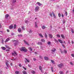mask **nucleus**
<instances>
[{"label": "nucleus", "mask_w": 74, "mask_h": 74, "mask_svg": "<svg viewBox=\"0 0 74 74\" xmlns=\"http://www.w3.org/2000/svg\"><path fill=\"white\" fill-rule=\"evenodd\" d=\"M7 32H10V30H9V29H7Z\"/></svg>", "instance_id": "69168bd1"}, {"label": "nucleus", "mask_w": 74, "mask_h": 74, "mask_svg": "<svg viewBox=\"0 0 74 74\" xmlns=\"http://www.w3.org/2000/svg\"><path fill=\"white\" fill-rule=\"evenodd\" d=\"M13 42H15V43L14 44L15 45H17V41L15 40H12Z\"/></svg>", "instance_id": "20e7f679"}, {"label": "nucleus", "mask_w": 74, "mask_h": 74, "mask_svg": "<svg viewBox=\"0 0 74 74\" xmlns=\"http://www.w3.org/2000/svg\"><path fill=\"white\" fill-rule=\"evenodd\" d=\"M62 17H64V15H63V14H62Z\"/></svg>", "instance_id": "774afa93"}, {"label": "nucleus", "mask_w": 74, "mask_h": 74, "mask_svg": "<svg viewBox=\"0 0 74 74\" xmlns=\"http://www.w3.org/2000/svg\"><path fill=\"white\" fill-rule=\"evenodd\" d=\"M39 70H42V67H41V66H39Z\"/></svg>", "instance_id": "bb28decb"}, {"label": "nucleus", "mask_w": 74, "mask_h": 74, "mask_svg": "<svg viewBox=\"0 0 74 74\" xmlns=\"http://www.w3.org/2000/svg\"><path fill=\"white\" fill-rule=\"evenodd\" d=\"M15 74H18L19 73V71H16L15 72Z\"/></svg>", "instance_id": "72a5a7b5"}, {"label": "nucleus", "mask_w": 74, "mask_h": 74, "mask_svg": "<svg viewBox=\"0 0 74 74\" xmlns=\"http://www.w3.org/2000/svg\"><path fill=\"white\" fill-rule=\"evenodd\" d=\"M39 36L40 37H41L42 38H43V36H42V34H39Z\"/></svg>", "instance_id": "a211bd4d"}, {"label": "nucleus", "mask_w": 74, "mask_h": 74, "mask_svg": "<svg viewBox=\"0 0 74 74\" xmlns=\"http://www.w3.org/2000/svg\"><path fill=\"white\" fill-rule=\"evenodd\" d=\"M10 40V38H7L6 40L5 41V42H8V41H9V40Z\"/></svg>", "instance_id": "9b49d317"}, {"label": "nucleus", "mask_w": 74, "mask_h": 74, "mask_svg": "<svg viewBox=\"0 0 74 74\" xmlns=\"http://www.w3.org/2000/svg\"><path fill=\"white\" fill-rule=\"evenodd\" d=\"M41 41H42V42H45V40L44 39H42L41 40Z\"/></svg>", "instance_id": "473e14b6"}, {"label": "nucleus", "mask_w": 74, "mask_h": 74, "mask_svg": "<svg viewBox=\"0 0 74 74\" xmlns=\"http://www.w3.org/2000/svg\"><path fill=\"white\" fill-rule=\"evenodd\" d=\"M28 22V21L27 20L26 21H25V23H27Z\"/></svg>", "instance_id": "bf43d9fd"}, {"label": "nucleus", "mask_w": 74, "mask_h": 74, "mask_svg": "<svg viewBox=\"0 0 74 74\" xmlns=\"http://www.w3.org/2000/svg\"><path fill=\"white\" fill-rule=\"evenodd\" d=\"M63 23H65V22H66V21L64 20H63Z\"/></svg>", "instance_id": "8fccbe9b"}, {"label": "nucleus", "mask_w": 74, "mask_h": 74, "mask_svg": "<svg viewBox=\"0 0 74 74\" xmlns=\"http://www.w3.org/2000/svg\"><path fill=\"white\" fill-rule=\"evenodd\" d=\"M71 32L72 33H74V30H73V29H71Z\"/></svg>", "instance_id": "e433bc0d"}, {"label": "nucleus", "mask_w": 74, "mask_h": 74, "mask_svg": "<svg viewBox=\"0 0 74 74\" xmlns=\"http://www.w3.org/2000/svg\"><path fill=\"white\" fill-rule=\"evenodd\" d=\"M64 52L65 53H67V51L65 50H64Z\"/></svg>", "instance_id": "58836bf2"}, {"label": "nucleus", "mask_w": 74, "mask_h": 74, "mask_svg": "<svg viewBox=\"0 0 74 74\" xmlns=\"http://www.w3.org/2000/svg\"><path fill=\"white\" fill-rule=\"evenodd\" d=\"M37 44H38V45H42V42H38Z\"/></svg>", "instance_id": "6ab92c4d"}, {"label": "nucleus", "mask_w": 74, "mask_h": 74, "mask_svg": "<svg viewBox=\"0 0 74 74\" xmlns=\"http://www.w3.org/2000/svg\"><path fill=\"white\" fill-rule=\"evenodd\" d=\"M61 37L62 38L64 39V38H65L64 36V35H63L62 34L61 35Z\"/></svg>", "instance_id": "412c9836"}, {"label": "nucleus", "mask_w": 74, "mask_h": 74, "mask_svg": "<svg viewBox=\"0 0 74 74\" xmlns=\"http://www.w3.org/2000/svg\"><path fill=\"white\" fill-rule=\"evenodd\" d=\"M58 41L60 42V43H61V44H62V43H63V42L62 41V40L58 39Z\"/></svg>", "instance_id": "4468645a"}, {"label": "nucleus", "mask_w": 74, "mask_h": 74, "mask_svg": "<svg viewBox=\"0 0 74 74\" xmlns=\"http://www.w3.org/2000/svg\"><path fill=\"white\" fill-rule=\"evenodd\" d=\"M18 32L19 33H21V32H22V29L21 28H19L18 29Z\"/></svg>", "instance_id": "9d476101"}, {"label": "nucleus", "mask_w": 74, "mask_h": 74, "mask_svg": "<svg viewBox=\"0 0 74 74\" xmlns=\"http://www.w3.org/2000/svg\"><path fill=\"white\" fill-rule=\"evenodd\" d=\"M21 51L26 52L27 51V50L26 49V48H25V47H23L21 48Z\"/></svg>", "instance_id": "f257e3e1"}, {"label": "nucleus", "mask_w": 74, "mask_h": 74, "mask_svg": "<svg viewBox=\"0 0 74 74\" xmlns=\"http://www.w3.org/2000/svg\"><path fill=\"white\" fill-rule=\"evenodd\" d=\"M1 48H2L3 50H5V47H1Z\"/></svg>", "instance_id": "b1692460"}, {"label": "nucleus", "mask_w": 74, "mask_h": 74, "mask_svg": "<svg viewBox=\"0 0 74 74\" xmlns=\"http://www.w3.org/2000/svg\"><path fill=\"white\" fill-rule=\"evenodd\" d=\"M6 48H8V49H11V48H10V47H8L6 46Z\"/></svg>", "instance_id": "a19ab883"}, {"label": "nucleus", "mask_w": 74, "mask_h": 74, "mask_svg": "<svg viewBox=\"0 0 74 74\" xmlns=\"http://www.w3.org/2000/svg\"><path fill=\"white\" fill-rule=\"evenodd\" d=\"M49 15L51 16H52V14L51 13H50Z\"/></svg>", "instance_id": "de8ad7c7"}, {"label": "nucleus", "mask_w": 74, "mask_h": 74, "mask_svg": "<svg viewBox=\"0 0 74 74\" xmlns=\"http://www.w3.org/2000/svg\"><path fill=\"white\" fill-rule=\"evenodd\" d=\"M39 8H40V7L38 6H36V7L35 8V11H38V10H39Z\"/></svg>", "instance_id": "39448f33"}, {"label": "nucleus", "mask_w": 74, "mask_h": 74, "mask_svg": "<svg viewBox=\"0 0 74 74\" xmlns=\"http://www.w3.org/2000/svg\"><path fill=\"white\" fill-rule=\"evenodd\" d=\"M35 27H36V28H37V27H38V26H37V23H36V22H35Z\"/></svg>", "instance_id": "f8f14e48"}, {"label": "nucleus", "mask_w": 74, "mask_h": 74, "mask_svg": "<svg viewBox=\"0 0 74 74\" xmlns=\"http://www.w3.org/2000/svg\"><path fill=\"white\" fill-rule=\"evenodd\" d=\"M71 55L72 57L74 58V54H71Z\"/></svg>", "instance_id": "c03bdc74"}, {"label": "nucleus", "mask_w": 74, "mask_h": 74, "mask_svg": "<svg viewBox=\"0 0 74 74\" xmlns=\"http://www.w3.org/2000/svg\"><path fill=\"white\" fill-rule=\"evenodd\" d=\"M19 66L20 67H22V65H21V64H19Z\"/></svg>", "instance_id": "052dcab7"}, {"label": "nucleus", "mask_w": 74, "mask_h": 74, "mask_svg": "<svg viewBox=\"0 0 74 74\" xmlns=\"http://www.w3.org/2000/svg\"><path fill=\"white\" fill-rule=\"evenodd\" d=\"M25 59L26 60L27 62H28V63H29V62L30 61H29V60H28L27 58H25Z\"/></svg>", "instance_id": "c85d7f7f"}, {"label": "nucleus", "mask_w": 74, "mask_h": 74, "mask_svg": "<svg viewBox=\"0 0 74 74\" xmlns=\"http://www.w3.org/2000/svg\"><path fill=\"white\" fill-rule=\"evenodd\" d=\"M12 54L13 56H16L17 55V53H16V51H14V53H12Z\"/></svg>", "instance_id": "f03ea898"}, {"label": "nucleus", "mask_w": 74, "mask_h": 74, "mask_svg": "<svg viewBox=\"0 0 74 74\" xmlns=\"http://www.w3.org/2000/svg\"><path fill=\"white\" fill-rule=\"evenodd\" d=\"M44 59L46 60H48V58L47 57H45Z\"/></svg>", "instance_id": "dca6fc26"}, {"label": "nucleus", "mask_w": 74, "mask_h": 74, "mask_svg": "<svg viewBox=\"0 0 74 74\" xmlns=\"http://www.w3.org/2000/svg\"><path fill=\"white\" fill-rule=\"evenodd\" d=\"M24 43L26 44H27V45H29V43H28V42H26V41H25V40H24Z\"/></svg>", "instance_id": "aec40b11"}, {"label": "nucleus", "mask_w": 74, "mask_h": 74, "mask_svg": "<svg viewBox=\"0 0 74 74\" xmlns=\"http://www.w3.org/2000/svg\"><path fill=\"white\" fill-rule=\"evenodd\" d=\"M51 70L52 72H54V71H53V67H51Z\"/></svg>", "instance_id": "7c9ffc66"}, {"label": "nucleus", "mask_w": 74, "mask_h": 74, "mask_svg": "<svg viewBox=\"0 0 74 74\" xmlns=\"http://www.w3.org/2000/svg\"><path fill=\"white\" fill-rule=\"evenodd\" d=\"M15 3H16V0H13L12 5H14V4H15Z\"/></svg>", "instance_id": "423d86ee"}, {"label": "nucleus", "mask_w": 74, "mask_h": 74, "mask_svg": "<svg viewBox=\"0 0 74 74\" xmlns=\"http://www.w3.org/2000/svg\"><path fill=\"white\" fill-rule=\"evenodd\" d=\"M28 67H32V66L28 64Z\"/></svg>", "instance_id": "5fc2aeb1"}, {"label": "nucleus", "mask_w": 74, "mask_h": 74, "mask_svg": "<svg viewBox=\"0 0 74 74\" xmlns=\"http://www.w3.org/2000/svg\"><path fill=\"white\" fill-rule=\"evenodd\" d=\"M59 73H60V74H63V72L62 71H60Z\"/></svg>", "instance_id": "c9c22d12"}, {"label": "nucleus", "mask_w": 74, "mask_h": 74, "mask_svg": "<svg viewBox=\"0 0 74 74\" xmlns=\"http://www.w3.org/2000/svg\"><path fill=\"white\" fill-rule=\"evenodd\" d=\"M56 36L57 37H58V38H60V35L59 34H57L56 35Z\"/></svg>", "instance_id": "5701e85b"}, {"label": "nucleus", "mask_w": 74, "mask_h": 74, "mask_svg": "<svg viewBox=\"0 0 74 74\" xmlns=\"http://www.w3.org/2000/svg\"><path fill=\"white\" fill-rule=\"evenodd\" d=\"M6 51L8 52H9L10 51V50L8 49H7Z\"/></svg>", "instance_id": "680f3d73"}, {"label": "nucleus", "mask_w": 74, "mask_h": 74, "mask_svg": "<svg viewBox=\"0 0 74 74\" xmlns=\"http://www.w3.org/2000/svg\"><path fill=\"white\" fill-rule=\"evenodd\" d=\"M62 47H63V48H65V46H64V45L63 44H62Z\"/></svg>", "instance_id": "09e8293b"}, {"label": "nucleus", "mask_w": 74, "mask_h": 74, "mask_svg": "<svg viewBox=\"0 0 74 74\" xmlns=\"http://www.w3.org/2000/svg\"><path fill=\"white\" fill-rule=\"evenodd\" d=\"M52 14H53V17H54V18H56V16H55V14L53 13V12H52Z\"/></svg>", "instance_id": "2f4dec72"}, {"label": "nucleus", "mask_w": 74, "mask_h": 74, "mask_svg": "<svg viewBox=\"0 0 74 74\" xmlns=\"http://www.w3.org/2000/svg\"><path fill=\"white\" fill-rule=\"evenodd\" d=\"M8 16H9V15L8 14H6L5 15V18L6 19H7V18H8Z\"/></svg>", "instance_id": "2eb2a0df"}, {"label": "nucleus", "mask_w": 74, "mask_h": 74, "mask_svg": "<svg viewBox=\"0 0 74 74\" xmlns=\"http://www.w3.org/2000/svg\"><path fill=\"white\" fill-rule=\"evenodd\" d=\"M29 50H30V51H32V47H29Z\"/></svg>", "instance_id": "cd10ccee"}, {"label": "nucleus", "mask_w": 74, "mask_h": 74, "mask_svg": "<svg viewBox=\"0 0 74 74\" xmlns=\"http://www.w3.org/2000/svg\"><path fill=\"white\" fill-rule=\"evenodd\" d=\"M31 73L33 74H34V73H35V72L34 71H32Z\"/></svg>", "instance_id": "37998d69"}, {"label": "nucleus", "mask_w": 74, "mask_h": 74, "mask_svg": "<svg viewBox=\"0 0 74 74\" xmlns=\"http://www.w3.org/2000/svg\"><path fill=\"white\" fill-rule=\"evenodd\" d=\"M58 67H60V68H62V66H63V64L62 63H61L60 64H59L58 65Z\"/></svg>", "instance_id": "7ed1b4c3"}, {"label": "nucleus", "mask_w": 74, "mask_h": 74, "mask_svg": "<svg viewBox=\"0 0 74 74\" xmlns=\"http://www.w3.org/2000/svg\"><path fill=\"white\" fill-rule=\"evenodd\" d=\"M18 37H22V35H18Z\"/></svg>", "instance_id": "603ef678"}, {"label": "nucleus", "mask_w": 74, "mask_h": 74, "mask_svg": "<svg viewBox=\"0 0 74 74\" xmlns=\"http://www.w3.org/2000/svg\"><path fill=\"white\" fill-rule=\"evenodd\" d=\"M54 41H55V42L56 43V44H58V40H56V38L54 39Z\"/></svg>", "instance_id": "6e6552de"}, {"label": "nucleus", "mask_w": 74, "mask_h": 74, "mask_svg": "<svg viewBox=\"0 0 74 74\" xmlns=\"http://www.w3.org/2000/svg\"><path fill=\"white\" fill-rule=\"evenodd\" d=\"M3 41H4V40H3V39H2V43H3Z\"/></svg>", "instance_id": "338daca9"}, {"label": "nucleus", "mask_w": 74, "mask_h": 74, "mask_svg": "<svg viewBox=\"0 0 74 74\" xmlns=\"http://www.w3.org/2000/svg\"><path fill=\"white\" fill-rule=\"evenodd\" d=\"M42 29H45V28H46V27H45V25H43L42 27Z\"/></svg>", "instance_id": "f3484780"}, {"label": "nucleus", "mask_w": 74, "mask_h": 74, "mask_svg": "<svg viewBox=\"0 0 74 74\" xmlns=\"http://www.w3.org/2000/svg\"><path fill=\"white\" fill-rule=\"evenodd\" d=\"M58 16H59V17H60V16H61V15L60 14V13L58 14Z\"/></svg>", "instance_id": "49530a36"}, {"label": "nucleus", "mask_w": 74, "mask_h": 74, "mask_svg": "<svg viewBox=\"0 0 74 74\" xmlns=\"http://www.w3.org/2000/svg\"><path fill=\"white\" fill-rule=\"evenodd\" d=\"M49 37L50 38H53V35L51 34H49Z\"/></svg>", "instance_id": "0eeeda50"}, {"label": "nucleus", "mask_w": 74, "mask_h": 74, "mask_svg": "<svg viewBox=\"0 0 74 74\" xmlns=\"http://www.w3.org/2000/svg\"><path fill=\"white\" fill-rule=\"evenodd\" d=\"M45 38H47V35L46 33L45 34Z\"/></svg>", "instance_id": "c756f323"}, {"label": "nucleus", "mask_w": 74, "mask_h": 74, "mask_svg": "<svg viewBox=\"0 0 74 74\" xmlns=\"http://www.w3.org/2000/svg\"><path fill=\"white\" fill-rule=\"evenodd\" d=\"M37 4H38V5L40 6V5H42V4H41V3H40V2H37Z\"/></svg>", "instance_id": "4be33fe9"}, {"label": "nucleus", "mask_w": 74, "mask_h": 74, "mask_svg": "<svg viewBox=\"0 0 74 74\" xmlns=\"http://www.w3.org/2000/svg\"><path fill=\"white\" fill-rule=\"evenodd\" d=\"M23 69H24L25 70H26V68L24 66H23Z\"/></svg>", "instance_id": "a18cd8bd"}, {"label": "nucleus", "mask_w": 74, "mask_h": 74, "mask_svg": "<svg viewBox=\"0 0 74 74\" xmlns=\"http://www.w3.org/2000/svg\"><path fill=\"white\" fill-rule=\"evenodd\" d=\"M23 73L24 74H27L26 72L25 71H23Z\"/></svg>", "instance_id": "a878e982"}, {"label": "nucleus", "mask_w": 74, "mask_h": 74, "mask_svg": "<svg viewBox=\"0 0 74 74\" xmlns=\"http://www.w3.org/2000/svg\"><path fill=\"white\" fill-rule=\"evenodd\" d=\"M47 44L48 45H51V42L49 41L48 42Z\"/></svg>", "instance_id": "ea45409f"}, {"label": "nucleus", "mask_w": 74, "mask_h": 74, "mask_svg": "<svg viewBox=\"0 0 74 74\" xmlns=\"http://www.w3.org/2000/svg\"><path fill=\"white\" fill-rule=\"evenodd\" d=\"M25 62L26 64H27V61L25 60Z\"/></svg>", "instance_id": "3c124183"}, {"label": "nucleus", "mask_w": 74, "mask_h": 74, "mask_svg": "<svg viewBox=\"0 0 74 74\" xmlns=\"http://www.w3.org/2000/svg\"><path fill=\"white\" fill-rule=\"evenodd\" d=\"M32 30H30V31H29V33H32Z\"/></svg>", "instance_id": "6e6d98bb"}, {"label": "nucleus", "mask_w": 74, "mask_h": 74, "mask_svg": "<svg viewBox=\"0 0 74 74\" xmlns=\"http://www.w3.org/2000/svg\"><path fill=\"white\" fill-rule=\"evenodd\" d=\"M13 25H11L9 27V28L10 29H12L13 28Z\"/></svg>", "instance_id": "1a4fd4ad"}, {"label": "nucleus", "mask_w": 74, "mask_h": 74, "mask_svg": "<svg viewBox=\"0 0 74 74\" xmlns=\"http://www.w3.org/2000/svg\"><path fill=\"white\" fill-rule=\"evenodd\" d=\"M70 64L71 65H73V64L71 62H70Z\"/></svg>", "instance_id": "13d9d810"}, {"label": "nucleus", "mask_w": 74, "mask_h": 74, "mask_svg": "<svg viewBox=\"0 0 74 74\" xmlns=\"http://www.w3.org/2000/svg\"><path fill=\"white\" fill-rule=\"evenodd\" d=\"M21 28L23 30H25V27H24V26H23L21 27Z\"/></svg>", "instance_id": "393cba45"}, {"label": "nucleus", "mask_w": 74, "mask_h": 74, "mask_svg": "<svg viewBox=\"0 0 74 74\" xmlns=\"http://www.w3.org/2000/svg\"><path fill=\"white\" fill-rule=\"evenodd\" d=\"M72 44H74V41H73V40L71 41Z\"/></svg>", "instance_id": "0e129e2a"}, {"label": "nucleus", "mask_w": 74, "mask_h": 74, "mask_svg": "<svg viewBox=\"0 0 74 74\" xmlns=\"http://www.w3.org/2000/svg\"><path fill=\"white\" fill-rule=\"evenodd\" d=\"M68 42L69 44H70V40H68Z\"/></svg>", "instance_id": "e2e57ef3"}, {"label": "nucleus", "mask_w": 74, "mask_h": 74, "mask_svg": "<svg viewBox=\"0 0 74 74\" xmlns=\"http://www.w3.org/2000/svg\"><path fill=\"white\" fill-rule=\"evenodd\" d=\"M51 51L53 52H55V51H56V49H53L51 50Z\"/></svg>", "instance_id": "ddd939ff"}, {"label": "nucleus", "mask_w": 74, "mask_h": 74, "mask_svg": "<svg viewBox=\"0 0 74 74\" xmlns=\"http://www.w3.org/2000/svg\"><path fill=\"white\" fill-rule=\"evenodd\" d=\"M33 60L34 61H36V59L35 58H33Z\"/></svg>", "instance_id": "864d4df0"}, {"label": "nucleus", "mask_w": 74, "mask_h": 74, "mask_svg": "<svg viewBox=\"0 0 74 74\" xmlns=\"http://www.w3.org/2000/svg\"><path fill=\"white\" fill-rule=\"evenodd\" d=\"M65 15L66 16H67V12H65Z\"/></svg>", "instance_id": "4d7b16f0"}, {"label": "nucleus", "mask_w": 74, "mask_h": 74, "mask_svg": "<svg viewBox=\"0 0 74 74\" xmlns=\"http://www.w3.org/2000/svg\"><path fill=\"white\" fill-rule=\"evenodd\" d=\"M6 64L7 66V67H8V63L6 62Z\"/></svg>", "instance_id": "79ce46f5"}, {"label": "nucleus", "mask_w": 74, "mask_h": 74, "mask_svg": "<svg viewBox=\"0 0 74 74\" xmlns=\"http://www.w3.org/2000/svg\"><path fill=\"white\" fill-rule=\"evenodd\" d=\"M51 62L52 63H53V64L54 63V61L52 60H51Z\"/></svg>", "instance_id": "f704fd0d"}, {"label": "nucleus", "mask_w": 74, "mask_h": 74, "mask_svg": "<svg viewBox=\"0 0 74 74\" xmlns=\"http://www.w3.org/2000/svg\"><path fill=\"white\" fill-rule=\"evenodd\" d=\"M16 25H14V29H16Z\"/></svg>", "instance_id": "4c0bfd02"}]
</instances>
